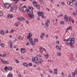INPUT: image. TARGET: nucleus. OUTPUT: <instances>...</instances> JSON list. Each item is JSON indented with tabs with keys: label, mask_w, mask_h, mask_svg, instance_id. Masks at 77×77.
Wrapping results in <instances>:
<instances>
[{
	"label": "nucleus",
	"mask_w": 77,
	"mask_h": 77,
	"mask_svg": "<svg viewBox=\"0 0 77 77\" xmlns=\"http://www.w3.org/2000/svg\"><path fill=\"white\" fill-rule=\"evenodd\" d=\"M61 4L62 5H63V6H64V5H65V3H64V2H61Z\"/></svg>",
	"instance_id": "nucleus-37"
},
{
	"label": "nucleus",
	"mask_w": 77,
	"mask_h": 77,
	"mask_svg": "<svg viewBox=\"0 0 77 77\" xmlns=\"http://www.w3.org/2000/svg\"><path fill=\"white\" fill-rule=\"evenodd\" d=\"M21 39V36H19L18 37V39Z\"/></svg>",
	"instance_id": "nucleus-40"
},
{
	"label": "nucleus",
	"mask_w": 77,
	"mask_h": 77,
	"mask_svg": "<svg viewBox=\"0 0 77 77\" xmlns=\"http://www.w3.org/2000/svg\"><path fill=\"white\" fill-rule=\"evenodd\" d=\"M38 40L37 38H35L34 39L35 42H38Z\"/></svg>",
	"instance_id": "nucleus-35"
},
{
	"label": "nucleus",
	"mask_w": 77,
	"mask_h": 77,
	"mask_svg": "<svg viewBox=\"0 0 77 77\" xmlns=\"http://www.w3.org/2000/svg\"><path fill=\"white\" fill-rule=\"evenodd\" d=\"M2 56H3L4 57H6V54H2Z\"/></svg>",
	"instance_id": "nucleus-47"
},
{
	"label": "nucleus",
	"mask_w": 77,
	"mask_h": 77,
	"mask_svg": "<svg viewBox=\"0 0 77 77\" xmlns=\"http://www.w3.org/2000/svg\"><path fill=\"white\" fill-rule=\"evenodd\" d=\"M1 62H2V63H3V62H5V61H3V60L2 59H1Z\"/></svg>",
	"instance_id": "nucleus-53"
},
{
	"label": "nucleus",
	"mask_w": 77,
	"mask_h": 77,
	"mask_svg": "<svg viewBox=\"0 0 77 77\" xmlns=\"http://www.w3.org/2000/svg\"><path fill=\"white\" fill-rule=\"evenodd\" d=\"M4 69L5 71H8V66H6L5 67Z\"/></svg>",
	"instance_id": "nucleus-22"
},
{
	"label": "nucleus",
	"mask_w": 77,
	"mask_h": 77,
	"mask_svg": "<svg viewBox=\"0 0 77 77\" xmlns=\"http://www.w3.org/2000/svg\"><path fill=\"white\" fill-rule=\"evenodd\" d=\"M64 17L65 21H68V22H70L71 23V19H70L69 18L68 19V16H67V15H65Z\"/></svg>",
	"instance_id": "nucleus-4"
},
{
	"label": "nucleus",
	"mask_w": 77,
	"mask_h": 77,
	"mask_svg": "<svg viewBox=\"0 0 77 77\" xmlns=\"http://www.w3.org/2000/svg\"><path fill=\"white\" fill-rule=\"evenodd\" d=\"M5 8L6 9H9L11 7V5L8 3H5L4 4Z\"/></svg>",
	"instance_id": "nucleus-5"
},
{
	"label": "nucleus",
	"mask_w": 77,
	"mask_h": 77,
	"mask_svg": "<svg viewBox=\"0 0 77 77\" xmlns=\"http://www.w3.org/2000/svg\"><path fill=\"white\" fill-rule=\"evenodd\" d=\"M29 41L30 42V44H32V42H33V39H32V38H30L29 39Z\"/></svg>",
	"instance_id": "nucleus-15"
},
{
	"label": "nucleus",
	"mask_w": 77,
	"mask_h": 77,
	"mask_svg": "<svg viewBox=\"0 0 77 77\" xmlns=\"http://www.w3.org/2000/svg\"><path fill=\"white\" fill-rule=\"evenodd\" d=\"M75 42H72L71 41V39H69L68 41H67L66 44L67 45V44H69L70 45L71 44H72V43H74Z\"/></svg>",
	"instance_id": "nucleus-7"
},
{
	"label": "nucleus",
	"mask_w": 77,
	"mask_h": 77,
	"mask_svg": "<svg viewBox=\"0 0 77 77\" xmlns=\"http://www.w3.org/2000/svg\"><path fill=\"white\" fill-rule=\"evenodd\" d=\"M5 32L6 33H9V32H8V30H6Z\"/></svg>",
	"instance_id": "nucleus-54"
},
{
	"label": "nucleus",
	"mask_w": 77,
	"mask_h": 77,
	"mask_svg": "<svg viewBox=\"0 0 77 77\" xmlns=\"http://www.w3.org/2000/svg\"><path fill=\"white\" fill-rule=\"evenodd\" d=\"M28 16L31 19H32L35 17V15L33 13V12H29L28 14Z\"/></svg>",
	"instance_id": "nucleus-3"
},
{
	"label": "nucleus",
	"mask_w": 77,
	"mask_h": 77,
	"mask_svg": "<svg viewBox=\"0 0 77 77\" xmlns=\"http://www.w3.org/2000/svg\"><path fill=\"white\" fill-rule=\"evenodd\" d=\"M72 27L71 26H69L66 29V32H68V30H72Z\"/></svg>",
	"instance_id": "nucleus-9"
},
{
	"label": "nucleus",
	"mask_w": 77,
	"mask_h": 77,
	"mask_svg": "<svg viewBox=\"0 0 77 77\" xmlns=\"http://www.w3.org/2000/svg\"><path fill=\"white\" fill-rule=\"evenodd\" d=\"M3 16V13L2 11H0V17Z\"/></svg>",
	"instance_id": "nucleus-16"
},
{
	"label": "nucleus",
	"mask_w": 77,
	"mask_h": 77,
	"mask_svg": "<svg viewBox=\"0 0 77 77\" xmlns=\"http://www.w3.org/2000/svg\"><path fill=\"white\" fill-rule=\"evenodd\" d=\"M75 36V33H74L73 34V36Z\"/></svg>",
	"instance_id": "nucleus-57"
},
{
	"label": "nucleus",
	"mask_w": 77,
	"mask_h": 77,
	"mask_svg": "<svg viewBox=\"0 0 77 77\" xmlns=\"http://www.w3.org/2000/svg\"><path fill=\"white\" fill-rule=\"evenodd\" d=\"M17 19L18 20V21H22V18H17Z\"/></svg>",
	"instance_id": "nucleus-24"
},
{
	"label": "nucleus",
	"mask_w": 77,
	"mask_h": 77,
	"mask_svg": "<svg viewBox=\"0 0 77 77\" xmlns=\"http://www.w3.org/2000/svg\"><path fill=\"white\" fill-rule=\"evenodd\" d=\"M10 14H8V15H7V17H10Z\"/></svg>",
	"instance_id": "nucleus-63"
},
{
	"label": "nucleus",
	"mask_w": 77,
	"mask_h": 77,
	"mask_svg": "<svg viewBox=\"0 0 77 77\" xmlns=\"http://www.w3.org/2000/svg\"><path fill=\"white\" fill-rule=\"evenodd\" d=\"M10 45H12V44H13V43H12V42H11V41H10Z\"/></svg>",
	"instance_id": "nucleus-49"
},
{
	"label": "nucleus",
	"mask_w": 77,
	"mask_h": 77,
	"mask_svg": "<svg viewBox=\"0 0 77 77\" xmlns=\"http://www.w3.org/2000/svg\"><path fill=\"white\" fill-rule=\"evenodd\" d=\"M74 73H75V74L77 75V71L75 70L74 71Z\"/></svg>",
	"instance_id": "nucleus-39"
},
{
	"label": "nucleus",
	"mask_w": 77,
	"mask_h": 77,
	"mask_svg": "<svg viewBox=\"0 0 77 77\" xmlns=\"http://www.w3.org/2000/svg\"><path fill=\"white\" fill-rule=\"evenodd\" d=\"M69 38H68L66 39H64V41H68V40H69Z\"/></svg>",
	"instance_id": "nucleus-50"
},
{
	"label": "nucleus",
	"mask_w": 77,
	"mask_h": 77,
	"mask_svg": "<svg viewBox=\"0 0 77 77\" xmlns=\"http://www.w3.org/2000/svg\"><path fill=\"white\" fill-rule=\"evenodd\" d=\"M0 34L1 35H5L4 31L3 30H2L1 32H0Z\"/></svg>",
	"instance_id": "nucleus-20"
},
{
	"label": "nucleus",
	"mask_w": 77,
	"mask_h": 77,
	"mask_svg": "<svg viewBox=\"0 0 77 77\" xmlns=\"http://www.w3.org/2000/svg\"><path fill=\"white\" fill-rule=\"evenodd\" d=\"M40 51L41 53H42L43 52V51L42 50V48H40Z\"/></svg>",
	"instance_id": "nucleus-21"
},
{
	"label": "nucleus",
	"mask_w": 77,
	"mask_h": 77,
	"mask_svg": "<svg viewBox=\"0 0 77 77\" xmlns=\"http://www.w3.org/2000/svg\"><path fill=\"white\" fill-rule=\"evenodd\" d=\"M57 54L59 56H61V53L60 52H58Z\"/></svg>",
	"instance_id": "nucleus-33"
},
{
	"label": "nucleus",
	"mask_w": 77,
	"mask_h": 77,
	"mask_svg": "<svg viewBox=\"0 0 77 77\" xmlns=\"http://www.w3.org/2000/svg\"><path fill=\"white\" fill-rule=\"evenodd\" d=\"M70 2H67V4H68V5H70Z\"/></svg>",
	"instance_id": "nucleus-58"
},
{
	"label": "nucleus",
	"mask_w": 77,
	"mask_h": 77,
	"mask_svg": "<svg viewBox=\"0 0 77 77\" xmlns=\"http://www.w3.org/2000/svg\"><path fill=\"white\" fill-rule=\"evenodd\" d=\"M14 11H17V7L15 6L14 7Z\"/></svg>",
	"instance_id": "nucleus-31"
},
{
	"label": "nucleus",
	"mask_w": 77,
	"mask_h": 77,
	"mask_svg": "<svg viewBox=\"0 0 77 77\" xmlns=\"http://www.w3.org/2000/svg\"><path fill=\"white\" fill-rule=\"evenodd\" d=\"M8 69L10 71H12V67H9L8 68Z\"/></svg>",
	"instance_id": "nucleus-34"
},
{
	"label": "nucleus",
	"mask_w": 77,
	"mask_h": 77,
	"mask_svg": "<svg viewBox=\"0 0 77 77\" xmlns=\"http://www.w3.org/2000/svg\"><path fill=\"white\" fill-rule=\"evenodd\" d=\"M50 20L49 19H47L46 22L47 23H50Z\"/></svg>",
	"instance_id": "nucleus-28"
},
{
	"label": "nucleus",
	"mask_w": 77,
	"mask_h": 77,
	"mask_svg": "<svg viewBox=\"0 0 77 77\" xmlns=\"http://www.w3.org/2000/svg\"><path fill=\"white\" fill-rule=\"evenodd\" d=\"M72 44H74V43H71L69 45L71 48H73V45H72Z\"/></svg>",
	"instance_id": "nucleus-32"
},
{
	"label": "nucleus",
	"mask_w": 77,
	"mask_h": 77,
	"mask_svg": "<svg viewBox=\"0 0 77 77\" xmlns=\"http://www.w3.org/2000/svg\"><path fill=\"white\" fill-rule=\"evenodd\" d=\"M49 55V54L47 53V55H45V57H46V59H48V57H49L48 56Z\"/></svg>",
	"instance_id": "nucleus-18"
},
{
	"label": "nucleus",
	"mask_w": 77,
	"mask_h": 77,
	"mask_svg": "<svg viewBox=\"0 0 77 77\" xmlns=\"http://www.w3.org/2000/svg\"><path fill=\"white\" fill-rule=\"evenodd\" d=\"M43 61L42 59L39 58V63H40V64H42L43 63Z\"/></svg>",
	"instance_id": "nucleus-10"
},
{
	"label": "nucleus",
	"mask_w": 77,
	"mask_h": 77,
	"mask_svg": "<svg viewBox=\"0 0 77 77\" xmlns=\"http://www.w3.org/2000/svg\"><path fill=\"white\" fill-rule=\"evenodd\" d=\"M1 46H2V47H3L4 46V44L2 43L1 45Z\"/></svg>",
	"instance_id": "nucleus-61"
},
{
	"label": "nucleus",
	"mask_w": 77,
	"mask_h": 77,
	"mask_svg": "<svg viewBox=\"0 0 77 77\" xmlns=\"http://www.w3.org/2000/svg\"><path fill=\"white\" fill-rule=\"evenodd\" d=\"M45 24L47 27H48L49 26L48 24V23H47V22H46Z\"/></svg>",
	"instance_id": "nucleus-29"
},
{
	"label": "nucleus",
	"mask_w": 77,
	"mask_h": 77,
	"mask_svg": "<svg viewBox=\"0 0 77 77\" xmlns=\"http://www.w3.org/2000/svg\"><path fill=\"white\" fill-rule=\"evenodd\" d=\"M61 74L62 75V76H63V74H64V73H63V72H62L61 73Z\"/></svg>",
	"instance_id": "nucleus-59"
},
{
	"label": "nucleus",
	"mask_w": 77,
	"mask_h": 77,
	"mask_svg": "<svg viewBox=\"0 0 77 77\" xmlns=\"http://www.w3.org/2000/svg\"><path fill=\"white\" fill-rule=\"evenodd\" d=\"M14 1H15L14 3L15 4H16V3H17L19 1V0H15Z\"/></svg>",
	"instance_id": "nucleus-36"
},
{
	"label": "nucleus",
	"mask_w": 77,
	"mask_h": 77,
	"mask_svg": "<svg viewBox=\"0 0 77 77\" xmlns=\"http://www.w3.org/2000/svg\"><path fill=\"white\" fill-rule=\"evenodd\" d=\"M21 50L22 53H23L26 51V49H23V48H21Z\"/></svg>",
	"instance_id": "nucleus-12"
},
{
	"label": "nucleus",
	"mask_w": 77,
	"mask_h": 77,
	"mask_svg": "<svg viewBox=\"0 0 77 77\" xmlns=\"http://www.w3.org/2000/svg\"><path fill=\"white\" fill-rule=\"evenodd\" d=\"M70 39L71 41L72 42H74V41H75V38H71Z\"/></svg>",
	"instance_id": "nucleus-17"
},
{
	"label": "nucleus",
	"mask_w": 77,
	"mask_h": 77,
	"mask_svg": "<svg viewBox=\"0 0 77 77\" xmlns=\"http://www.w3.org/2000/svg\"><path fill=\"white\" fill-rule=\"evenodd\" d=\"M32 45H35V43H34L33 42H32Z\"/></svg>",
	"instance_id": "nucleus-41"
},
{
	"label": "nucleus",
	"mask_w": 77,
	"mask_h": 77,
	"mask_svg": "<svg viewBox=\"0 0 77 77\" xmlns=\"http://www.w3.org/2000/svg\"><path fill=\"white\" fill-rule=\"evenodd\" d=\"M60 23L62 24H64V22L63 21H61Z\"/></svg>",
	"instance_id": "nucleus-42"
},
{
	"label": "nucleus",
	"mask_w": 77,
	"mask_h": 77,
	"mask_svg": "<svg viewBox=\"0 0 77 77\" xmlns=\"http://www.w3.org/2000/svg\"><path fill=\"white\" fill-rule=\"evenodd\" d=\"M23 65L24 66H27V63H23Z\"/></svg>",
	"instance_id": "nucleus-23"
},
{
	"label": "nucleus",
	"mask_w": 77,
	"mask_h": 77,
	"mask_svg": "<svg viewBox=\"0 0 77 77\" xmlns=\"http://www.w3.org/2000/svg\"><path fill=\"white\" fill-rule=\"evenodd\" d=\"M34 4V6H36L37 5V2L36 1H33L32 2Z\"/></svg>",
	"instance_id": "nucleus-13"
},
{
	"label": "nucleus",
	"mask_w": 77,
	"mask_h": 77,
	"mask_svg": "<svg viewBox=\"0 0 77 77\" xmlns=\"http://www.w3.org/2000/svg\"><path fill=\"white\" fill-rule=\"evenodd\" d=\"M31 34V33H29V35H28V36L27 37V39H30V38H30V37H32V35L31 34V35L30 36V34Z\"/></svg>",
	"instance_id": "nucleus-11"
},
{
	"label": "nucleus",
	"mask_w": 77,
	"mask_h": 77,
	"mask_svg": "<svg viewBox=\"0 0 77 77\" xmlns=\"http://www.w3.org/2000/svg\"><path fill=\"white\" fill-rule=\"evenodd\" d=\"M71 20L72 21V23H74V20H72L71 19Z\"/></svg>",
	"instance_id": "nucleus-56"
},
{
	"label": "nucleus",
	"mask_w": 77,
	"mask_h": 77,
	"mask_svg": "<svg viewBox=\"0 0 77 77\" xmlns=\"http://www.w3.org/2000/svg\"><path fill=\"white\" fill-rule=\"evenodd\" d=\"M10 48H12V45H10Z\"/></svg>",
	"instance_id": "nucleus-64"
},
{
	"label": "nucleus",
	"mask_w": 77,
	"mask_h": 77,
	"mask_svg": "<svg viewBox=\"0 0 77 77\" xmlns=\"http://www.w3.org/2000/svg\"><path fill=\"white\" fill-rule=\"evenodd\" d=\"M26 24H29V21H28V20H26Z\"/></svg>",
	"instance_id": "nucleus-62"
},
{
	"label": "nucleus",
	"mask_w": 77,
	"mask_h": 77,
	"mask_svg": "<svg viewBox=\"0 0 77 77\" xmlns=\"http://www.w3.org/2000/svg\"><path fill=\"white\" fill-rule=\"evenodd\" d=\"M30 44V43L29 42H28L26 43V45H29Z\"/></svg>",
	"instance_id": "nucleus-45"
},
{
	"label": "nucleus",
	"mask_w": 77,
	"mask_h": 77,
	"mask_svg": "<svg viewBox=\"0 0 77 77\" xmlns=\"http://www.w3.org/2000/svg\"><path fill=\"white\" fill-rule=\"evenodd\" d=\"M15 60L16 62L17 63H19V61H18V60L16 59Z\"/></svg>",
	"instance_id": "nucleus-38"
},
{
	"label": "nucleus",
	"mask_w": 77,
	"mask_h": 77,
	"mask_svg": "<svg viewBox=\"0 0 77 77\" xmlns=\"http://www.w3.org/2000/svg\"><path fill=\"white\" fill-rule=\"evenodd\" d=\"M14 32V29L11 30L10 31V33H13Z\"/></svg>",
	"instance_id": "nucleus-43"
},
{
	"label": "nucleus",
	"mask_w": 77,
	"mask_h": 77,
	"mask_svg": "<svg viewBox=\"0 0 77 77\" xmlns=\"http://www.w3.org/2000/svg\"><path fill=\"white\" fill-rule=\"evenodd\" d=\"M35 7H36L37 9H39L40 7V5H37Z\"/></svg>",
	"instance_id": "nucleus-25"
},
{
	"label": "nucleus",
	"mask_w": 77,
	"mask_h": 77,
	"mask_svg": "<svg viewBox=\"0 0 77 77\" xmlns=\"http://www.w3.org/2000/svg\"><path fill=\"white\" fill-rule=\"evenodd\" d=\"M69 5H70L71 6H72L73 5V3H72V2H71Z\"/></svg>",
	"instance_id": "nucleus-46"
},
{
	"label": "nucleus",
	"mask_w": 77,
	"mask_h": 77,
	"mask_svg": "<svg viewBox=\"0 0 77 77\" xmlns=\"http://www.w3.org/2000/svg\"><path fill=\"white\" fill-rule=\"evenodd\" d=\"M30 9H27V11L28 12V13L29 12H33V8L32 7H31L29 8Z\"/></svg>",
	"instance_id": "nucleus-8"
},
{
	"label": "nucleus",
	"mask_w": 77,
	"mask_h": 77,
	"mask_svg": "<svg viewBox=\"0 0 77 77\" xmlns=\"http://www.w3.org/2000/svg\"><path fill=\"white\" fill-rule=\"evenodd\" d=\"M13 10H14V9H13V6H12L11 7L10 11H11V12H12V11H13Z\"/></svg>",
	"instance_id": "nucleus-27"
},
{
	"label": "nucleus",
	"mask_w": 77,
	"mask_h": 77,
	"mask_svg": "<svg viewBox=\"0 0 77 77\" xmlns=\"http://www.w3.org/2000/svg\"><path fill=\"white\" fill-rule=\"evenodd\" d=\"M29 66H32V63H29Z\"/></svg>",
	"instance_id": "nucleus-48"
},
{
	"label": "nucleus",
	"mask_w": 77,
	"mask_h": 77,
	"mask_svg": "<svg viewBox=\"0 0 77 77\" xmlns=\"http://www.w3.org/2000/svg\"><path fill=\"white\" fill-rule=\"evenodd\" d=\"M40 37H41V38H44V36L42 35H41L40 36Z\"/></svg>",
	"instance_id": "nucleus-60"
},
{
	"label": "nucleus",
	"mask_w": 77,
	"mask_h": 77,
	"mask_svg": "<svg viewBox=\"0 0 77 77\" xmlns=\"http://www.w3.org/2000/svg\"><path fill=\"white\" fill-rule=\"evenodd\" d=\"M32 62H35V63L36 64H38V61H39V59L37 57H33L32 59Z\"/></svg>",
	"instance_id": "nucleus-1"
},
{
	"label": "nucleus",
	"mask_w": 77,
	"mask_h": 77,
	"mask_svg": "<svg viewBox=\"0 0 77 77\" xmlns=\"http://www.w3.org/2000/svg\"><path fill=\"white\" fill-rule=\"evenodd\" d=\"M3 63H4V64H8V63H9V61H3Z\"/></svg>",
	"instance_id": "nucleus-19"
},
{
	"label": "nucleus",
	"mask_w": 77,
	"mask_h": 77,
	"mask_svg": "<svg viewBox=\"0 0 77 77\" xmlns=\"http://www.w3.org/2000/svg\"><path fill=\"white\" fill-rule=\"evenodd\" d=\"M12 17H13V15H12V14H11V15H10V18H12Z\"/></svg>",
	"instance_id": "nucleus-44"
},
{
	"label": "nucleus",
	"mask_w": 77,
	"mask_h": 77,
	"mask_svg": "<svg viewBox=\"0 0 77 77\" xmlns=\"http://www.w3.org/2000/svg\"><path fill=\"white\" fill-rule=\"evenodd\" d=\"M38 14L39 17L42 16V18H45V17L44 16V12H42L38 11Z\"/></svg>",
	"instance_id": "nucleus-2"
},
{
	"label": "nucleus",
	"mask_w": 77,
	"mask_h": 77,
	"mask_svg": "<svg viewBox=\"0 0 77 77\" xmlns=\"http://www.w3.org/2000/svg\"><path fill=\"white\" fill-rule=\"evenodd\" d=\"M38 57H41V55L40 54H39L38 56Z\"/></svg>",
	"instance_id": "nucleus-55"
},
{
	"label": "nucleus",
	"mask_w": 77,
	"mask_h": 77,
	"mask_svg": "<svg viewBox=\"0 0 77 77\" xmlns=\"http://www.w3.org/2000/svg\"><path fill=\"white\" fill-rule=\"evenodd\" d=\"M8 77H12V75L11 74H9L8 75Z\"/></svg>",
	"instance_id": "nucleus-30"
},
{
	"label": "nucleus",
	"mask_w": 77,
	"mask_h": 77,
	"mask_svg": "<svg viewBox=\"0 0 77 77\" xmlns=\"http://www.w3.org/2000/svg\"><path fill=\"white\" fill-rule=\"evenodd\" d=\"M49 72L51 73L52 72H53V71H52V70H49Z\"/></svg>",
	"instance_id": "nucleus-52"
},
{
	"label": "nucleus",
	"mask_w": 77,
	"mask_h": 77,
	"mask_svg": "<svg viewBox=\"0 0 77 77\" xmlns=\"http://www.w3.org/2000/svg\"><path fill=\"white\" fill-rule=\"evenodd\" d=\"M27 9V7L25 6H23L22 7L21 10L23 12H26V11Z\"/></svg>",
	"instance_id": "nucleus-6"
},
{
	"label": "nucleus",
	"mask_w": 77,
	"mask_h": 77,
	"mask_svg": "<svg viewBox=\"0 0 77 77\" xmlns=\"http://www.w3.org/2000/svg\"><path fill=\"white\" fill-rule=\"evenodd\" d=\"M42 35L44 36H45V33H43L42 34Z\"/></svg>",
	"instance_id": "nucleus-51"
},
{
	"label": "nucleus",
	"mask_w": 77,
	"mask_h": 77,
	"mask_svg": "<svg viewBox=\"0 0 77 77\" xmlns=\"http://www.w3.org/2000/svg\"><path fill=\"white\" fill-rule=\"evenodd\" d=\"M54 73L55 74H57V69H54Z\"/></svg>",
	"instance_id": "nucleus-14"
},
{
	"label": "nucleus",
	"mask_w": 77,
	"mask_h": 77,
	"mask_svg": "<svg viewBox=\"0 0 77 77\" xmlns=\"http://www.w3.org/2000/svg\"><path fill=\"white\" fill-rule=\"evenodd\" d=\"M75 74L74 73V72L72 73V77H75Z\"/></svg>",
	"instance_id": "nucleus-26"
}]
</instances>
